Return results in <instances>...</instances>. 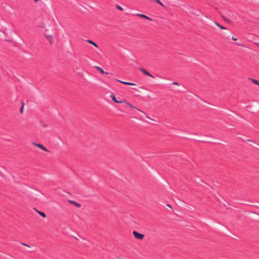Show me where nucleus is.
<instances>
[{
	"instance_id": "412c9836",
	"label": "nucleus",
	"mask_w": 259,
	"mask_h": 259,
	"mask_svg": "<svg viewBox=\"0 0 259 259\" xmlns=\"http://www.w3.org/2000/svg\"><path fill=\"white\" fill-rule=\"evenodd\" d=\"M232 39L234 40H236L237 39L234 38V37H232Z\"/></svg>"
},
{
	"instance_id": "5701e85b",
	"label": "nucleus",
	"mask_w": 259,
	"mask_h": 259,
	"mask_svg": "<svg viewBox=\"0 0 259 259\" xmlns=\"http://www.w3.org/2000/svg\"><path fill=\"white\" fill-rule=\"evenodd\" d=\"M23 245H25V246H29V245L25 244V243H22Z\"/></svg>"
},
{
	"instance_id": "4be33fe9",
	"label": "nucleus",
	"mask_w": 259,
	"mask_h": 259,
	"mask_svg": "<svg viewBox=\"0 0 259 259\" xmlns=\"http://www.w3.org/2000/svg\"><path fill=\"white\" fill-rule=\"evenodd\" d=\"M23 245H25V246H29V245L25 244V243H22Z\"/></svg>"
},
{
	"instance_id": "f8f14e48",
	"label": "nucleus",
	"mask_w": 259,
	"mask_h": 259,
	"mask_svg": "<svg viewBox=\"0 0 259 259\" xmlns=\"http://www.w3.org/2000/svg\"><path fill=\"white\" fill-rule=\"evenodd\" d=\"M87 42L88 43L90 44L93 45V46H94L96 48H98V46L97 45V44L96 43H95V42H94L93 41H92L91 40H88Z\"/></svg>"
},
{
	"instance_id": "a211bd4d",
	"label": "nucleus",
	"mask_w": 259,
	"mask_h": 259,
	"mask_svg": "<svg viewBox=\"0 0 259 259\" xmlns=\"http://www.w3.org/2000/svg\"><path fill=\"white\" fill-rule=\"evenodd\" d=\"M23 108H24V104H23V103H22V106L21 107L20 109V112L21 113H23Z\"/></svg>"
},
{
	"instance_id": "423d86ee",
	"label": "nucleus",
	"mask_w": 259,
	"mask_h": 259,
	"mask_svg": "<svg viewBox=\"0 0 259 259\" xmlns=\"http://www.w3.org/2000/svg\"><path fill=\"white\" fill-rule=\"evenodd\" d=\"M95 68H96V69L98 71H99L101 73H102V74H106V75H107V74H109V73H108V72H106L104 71L103 70V69H102L101 67H99V66H95Z\"/></svg>"
},
{
	"instance_id": "7ed1b4c3",
	"label": "nucleus",
	"mask_w": 259,
	"mask_h": 259,
	"mask_svg": "<svg viewBox=\"0 0 259 259\" xmlns=\"http://www.w3.org/2000/svg\"><path fill=\"white\" fill-rule=\"evenodd\" d=\"M110 97L111 98L112 101L116 103H122V102H125V99H122L120 101L117 100L113 94H111Z\"/></svg>"
},
{
	"instance_id": "1a4fd4ad",
	"label": "nucleus",
	"mask_w": 259,
	"mask_h": 259,
	"mask_svg": "<svg viewBox=\"0 0 259 259\" xmlns=\"http://www.w3.org/2000/svg\"><path fill=\"white\" fill-rule=\"evenodd\" d=\"M46 38L48 40L51 45L53 44V36L52 35L46 34Z\"/></svg>"
},
{
	"instance_id": "bb28decb",
	"label": "nucleus",
	"mask_w": 259,
	"mask_h": 259,
	"mask_svg": "<svg viewBox=\"0 0 259 259\" xmlns=\"http://www.w3.org/2000/svg\"><path fill=\"white\" fill-rule=\"evenodd\" d=\"M133 89H134V90H136V91L137 90L136 89H135V88H133Z\"/></svg>"
},
{
	"instance_id": "aec40b11",
	"label": "nucleus",
	"mask_w": 259,
	"mask_h": 259,
	"mask_svg": "<svg viewBox=\"0 0 259 259\" xmlns=\"http://www.w3.org/2000/svg\"><path fill=\"white\" fill-rule=\"evenodd\" d=\"M172 84H175V85H179V82H177V81H174Z\"/></svg>"
},
{
	"instance_id": "f3484780",
	"label": "nucleus",
	"mask_w": 259,
	"mask_h": 259,
	"mask_svg": "<svg viewBox=\"0 0 259 259\" xmlns=\"http://www.w3.org/2000/svg\"><path fill=\"white\" fill-rule=\"evenodd\" d=\"M116 8L120 11H122L123 10V8L119 5H116Z\"/></svg>"
},
{
	"instance_id": "393cba45",
	"label": "nucleus",
	"mask_w": 259,
	"mask_h": 259,
	"mask_svg": "<svg viewBox=\"0 0 259 259\" xmlns=\"http://www.w3.org/2000/svg\"><path fill=\"white\" fill-rule=\"evenodd\" d=\"M39 0H34V2L35 3H37L38 1H39Z\"/></svg>"
},
{
	"instance_id": "ddd939ff",
	"label": "nucleus",
	"mask_w": 259,
	"mask_h": 259,
	"mask_svg": "<svg viewBox=\"0 0 259 259\" xmlns=\"http://www.w3.org/2000/svg\"><path fill=\"white\" fill-rule=\"evenodd\" d=\"M37 211L41 217H42L44 218H46L47 215L45 212L38 210Z\"/></svg>"
},
{
	"instance_id": "4468645a",
	"label": "nucleus",
	"mask_w": 259,
	"mask_h": 259,
	"mask_svg": "<svg viewBox=\"0 0 259 259\" xmlns=\"http://www.w3.org/2000/svg\"><path fill=\"white\" fill-rule=\"evenodd\" d=\"M215 25L218 26L220 29H226V28L223 25H220L219 23H218L217 22H215Z\"/></svg>"
},
{
	"instance_id": "cd10ccee",
	"label": "nucleus",
	"mask_w": 259,
	"mask_h": 259,
	"mask_svg": "<svg viewBox=\"0 0 259 259\" xmlns=\"http://www.w3.org/2000/svg\"><path fill=\"white\" fill-rule=\"evenodd\" d=\"M152 1L155 2V0H152Z\"/></svg>"
},
{
	"instance_id": "9d476101",
	"label": "nucleus",
	"mask_w": 259,
	"mask_h": 259,
	"mask_svg": "<svg viewBox=\"0 0 259 259\" xmlns=\"http://www.w3.org/2000/svg\"><path fill=\"white\" fill-rule=\"evenodd\" d=\"M137 15L140 17L146 19H148L150 21H152V19L151 18H149V17L147 16L146 15H145L144 14H138Z\"/></svg>"
},
{
	"instance_id": "39448f33",
	"label": "nucleus",
	"mask_w": 259,
	"mask_h": 259,
	"mask_svg": "<svg viewBox=\"0 0 259 259\" xmlns=\"http://www.w3.org/2000/svg\"><path fill=\"white\" fill-rule=\"evenodd\" d=\"M122 103L126 104L127 106H128L130 108H131L132 109H135L139 111H140V112H142L144 113L143 111H142L140 109L135 107L134 106L132 105V104L129 103L128 102H127L126 100H125V102H122Z\"/></svg>"
},
{
	"instance_id": "a878e982",
	"label": "nucleus",
	"mask_w": 259,
	"mask_h": 259,
	"mask_svg": "<svg viewBox=\"0 0 259 259\" xmlns=\"http://www.w3.org/2000/svg\"><path fill=\"white\" fill-rule=\"evenodd\" d=\"M42 126H43L44 127H47V125H45V124H44V125H42Z\"/></svg>"
},
{
	"instance_id": "c85d7f7f",
	"label": "nucleus",
	"mask_w": 259,
	"mask_h": 259,
	"mask_svg": "<svg viewBox=\"0 0 259 259\" xmlns=\"http://www.w3.org/2000/svg\"><path fill=\"white\" fill-rule=\"evenodd\" d=\"M152 1L155 2V0H152Z\"/></svg>"
},
{
	"instance_id": "dca6fc26",
	"label": "nucleus",
	"mask_w": 259,
	"mask_h": 259,
	"mask_svg": "<svg viewBox=\"0 0 259 259\" xmlns=\"http://www.w3.org/2000/svg\"><path fill=\"white\" fill-rule=\"evenodd\" d=\"M155 3L159 4L160 6L164 8L165 7V6L160 2V0H155Z\"/></svg>"
},
{
	"instance_id": "f257e3e1",
	"label": "nucleus",
	"mask_w": 259,
	"mask_h": 259,
	"mask_svg": "<svg viewBox=\"0 0 259 259\" xmlns=\"http://www.w3.org/2000/svg\"><path fill=\"white\" fill-rule=\"evenodd\" d=\"M133 233L134 237L137 239L142 240L144 238V235L143 234H141L137 231H134Z\"/></svg>"
},
{
	"instance_id": "c756f323",
	"label": "nucleus",
	"mask_w": 259,
	"mask_h": 259,
	"mask_svg": "<svg viewBox=\"0 0 259 259\" xmlns=\"http://www.w3.org/2000/svg\"><path fill=\"white\" fill-rule=\"evenodd\" d=\"M2 32V31L1 30H0V32Z\"/></svg>"
},
{
	"instance_id": "0eeeda50",
	"label": "nucleus",
	"mask_w": 259,
	"mask_h": 259,
	"mask_svg": "<svg viewBox=\"0 0 259 259\" xmlns=\"http://www.w3.org/2000/svg\"><path fill=\"white\" fill-rule=\"evenodd\" d=\"M68 202L69 203H70V204H72L73 205H74V206H75L76 207H78V208H79L81 206V204L73 201V200H68Z\"/></svg>"
},
{
	"instance_id": "9b49d317",
	"label": "nucleus",
	"mask_w": 259,
	"mask_h": 259,
	"mask_svg": "<svg viewBox=\"0 0 259 259\" xmlns=\"http://www.w3.org/2000/svg\"><path fill=\"white\" fill-rule=\"evenodd\" d=\"M221 17H222V19H223L225 22H228V23H231V20H230L229 18H228L226 17H225V16H224V15H221Z\"/></svg>"
},
{
	"instance_id": "20e7f679",
	"label": "nucleus",
	"mask_w": 259,
	"mask_h": 259,
	"mask_svg": "<svg viewBox=\"0 0 259 259\" xmlns=\"http://www.w3.org/2000/svg\"><path fill=\"white\" fill-rule=\"evenodd\" d=\"M34 145H35V146L39 148L40 149L44 150V151H49L48 150V149L44 146V145H42V144H39V143H32Z\"/></svg>"
},
{
	"instance_id": "b1692460",
	"label": "nucleus",
	"mask_w": 259,
	"mask_h": 259,
	"mask_svg": "<svg viewBox=\"0 0 259 259\" xmlns=\"http://www.w3.org/2000/svg\"><path fill=\"white\" fill-rule=\"evenodd\" d=\"M167 206H168L170 208H171V205L169 204H167Z\"/></svg>"
},
{
	"instance_id": "6e6552de",
	"label": "nucleus",
	"mask_w": 259,
	"mask_h": 259,
	"mask_svg": "<svg viewBox=\"0 0 259 259\" xmlns=\"http://www.w3.org/2000/svg\"><path fill=\"white\" fill-rule=\"evenodd\" d=\"M117 80L118 81H119V82H121V83H123L124 84L128 85H136V84L134 83H133V82L121 81V80H118V79H117Z\"/></svg>"
},
{
	"instance_id": "6ab92c4d",
	"label": "nucleus",
	"mask_w": 259,
	"mask_h": 259,
	"mask_svg": "<svg viewBox=\"0 0 259 259\" xmlns=\"http://www.w3.org/2000/svg\"><path fill=\"white\" fill-rule=\"evenodd\" d=\"M39 27H41V28H45V24L44 23H41L40 25H38Z\"/></svg>"
},
{
	"instance_id": "2eb2a0df",
	"label": "nucleus",
	"mask_w": 259,
	"mask_h": 259,
	"mask_svg": "<svg viewBox=\"0 0 259 259\" xmlns=\"http://www.w3.org/2000/svg\"><path fill=\"white\" fill-rule=\"evenodd\" d=\"M249 79H250L253 83L259 85V81L258 80L255 79H253V78H249Z\"/></svg>"
},
{
	"instance_id": "f03ea898",
	"label": "nucleus",
	"mask_w": 259,
	"mask_h": 259,
	"mask_svg": "<svg viewBox=\"0 0 259 259\" xmlns=\"http://www.w3.org/2000/svg\"><path fill=\"white\" fill-rule=\"evenodd\" d=\"M139 70L141 71L144 75L148 76H150L152 78H154V76L149 73L147 70H146L145 69L140 67L139 68Z\"/></svg>"
}]
</instances>
